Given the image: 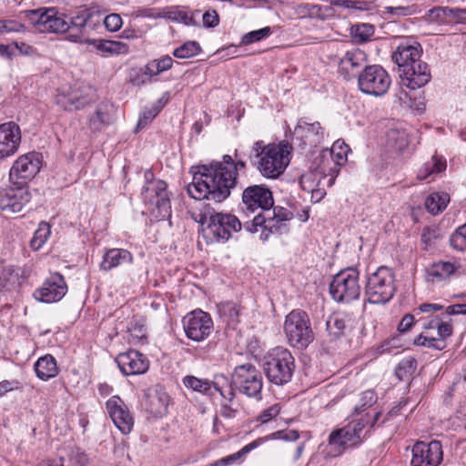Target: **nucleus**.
Returning <instances> with one entry per match:
<instances>
[{"label":"nucleus","instance_id":"obj_22","mask_svg":"<svg viewBox=\"0 0 466 466\" xmlns=\"http://www.w3.org/2000/svg\"><path fill=\"white\" fill-rule=\"evenodd\" d=\"M443 459L442 446L440 441H418L412 448L411 464L413 466H438Z\"/></svg>","mask_w":466,"mask_h":466},{"label":"nucleus","instance_id":"obj_30","mask_svg":"<svg viewBox=\"0 0 466 466\" xmlns=\"http://www.w3.org/2000/svg\"><path fill=\"white\" fill-rule=\"evenodd\" d=\"M351 319L345 313L336 312L326 320V331L330 340H335L346 334L350 329Z\"/></svg>","mask_w":466,"mask_h":466},{"label":"nucleus","instance_id":"obj_2","mask_svg":"<svg viewBox=\"0 0 466 466\" xmlns=\"http://www.w3.org/2000/svg\"><path fill=\"white\" fill-rule=\"evenodd\" d=\"M25 16L40 32L63 34L68 32L66 39L70 42H82V31L87 26L91 15L86 12L68 18L56 8L41 7L27 10Z\"/></svg>","mask_w":466,"mask_h":466},{"label":"nucleus","instance_id":"obj_64","mask_svg":"<svg viewBox=\"0 0 466 466\" xmlns=\"http://www.w3.org/2000/svg\"><path fill=\"white\" fill-rule=\"evenodd\" d=\"M447 315H466V304H454L446 308Z\"/></svg>","mask_w":466,"mask_h":466},{"label":"nucleus","instance_id":"obj_16","mask_svg":"<svg viewBox=\"0 0 466 466\" xmlns=\"http://www.w3.org/2000/svg\"><path fill=\"white\" fill-rule=\"evenodd\" d=\"M182 322L187 338L197 342L206 339L214 329L210 315L201 309L187 313Z\"/></svg>","mask_w":466,"mask_h":466},{"label":"nucleus","instance_id":"obj_5","mask_svg":"<svg viewBox=\"0 0 466 466\" xmlns=\"http://www.w3.org/2000/svg\"><path fill=\"white\" fill-rule=\"evenodd\" d=\"M193 218L201 225L202 236L206 242H225L233 232H238L242 224L239 219L228 213L216 212L208 208Z\"/></svg>","mask_w":466,"mask_h":466},{"label":"nucleus","instance_id":"obj_61","mask_svg":"<svg viewBox=\"0 0 466 466\" xmlns=\"http://www.w3.org/2000/svg\"><path fill=\"white\" fill-rule=\"evenodd\" d=\"M414 316L415 315H412V314H406L400 320V322L399 323V326H398V330L400 332V333H403V332H406L408 331L409 329H410V328L413 326L414 324Z\"/></svg>","mask_w":466,"mask_h":466},{"label":"nucleus","instance_id":"obj_27","mask_svg":"<svg viewBox=\"0 0 466 466\" xmlns=\"http://www.w3.org/2000/svg\"><path fill=\"white\" fill-rule=\"evenodd\" d=\"M401 84L410 89H418L427 85L431 78V69L426 62L399 69Z\"/></svg>","mask_w":466,"mask_h":466},{"label":"nucleus","instance_id":"obj_1","mask_svg":"<svg viewBox=\"0 0 466 466\" xmlns=\"http://www.w3.org/2000/svg\"><path fill=\"white\" fill-rule=\"evenodd\" d=\"M246 167V162L234 160L231 156L224 155L221 161L197 167L192 182L187 187L188 195L196 200H211L221 203L231 194L238 185V169Z\"/></svg>","mask_w":466,"mask_h":466},{"label":"nucleus","instance_id":"obj_11","mask_svg":"<svg viewBox=\"0 0 466 466\" xmlns=\"http://www.w3.org/2000/svg\"><path fill=\"white\" fill-rule=\"evenodd\" d=\"M167 184L163 180L147 182L141 190L144 202L149 206L152 216L162 220L171 214V203L167 190Z\"/></svg>","mask_w":466,"mask_h":466},{"label":"nucleus","instance_id":"obj_36","mask_svg":"<svg viewBox=\"0 0 466 466\" xmlns=\"http://www.w3.org/2000/svg\"><path fill=\"white\" fill-rule=\"evenodd\" d=\"M91 44L106 56L127 54L129 51V46L120 41L94 39Z\"/></svg>","mask_w":466,"mask_h":466},{"label":"nucleus","instance_id":"obj_33","mask_svg":"<svg viewBox=\"0 0 466 466\" xmlns=\"http://www.w3.org/2000/svg\"><path fill=\"white\" fill-rule=\"evenodd\" d=\"M169 395L161 388L147 395V410L154 416H163L167 412Z\"/></svg>","mask_w":466,"mask_h":466},{"label":"nucleus","instance_id":"obj_48","mask_svg":"<svg viewBox=\"0 0 466 466\" xmlns=\"http://www.w3.org/2000/svg\"><path fill=\"white\" fill-rule=\"evenodd\" d=\"M272 31L269 26L260 28L258 30L250 31L242 35L239 46H248L250 44L261 41L271 35Z\"/></svg>","mask_w":466,"mask_h":466},{"label":"nucleus","instance_id":"obj_59","mask_svg":"<svg viewBox=\"0 0 466 466\" xmlns=\"http://www.w3.org/2000/svg\"><path fill=\"white\" fill-rule=\"evenodd\" d=\"M280 411V407L279 404H274L268 407V409L264 410L261 414L259 415V420L262 423H267L269 420H271L273 418H275L277 415H279Z\"/></svg>","mask_w":466,"mask_h":466},{"label":"nucleus","instance_id":"obj_24","mask_svg":"<svg viewBox=\"0 0 466 466\" xmlns=\"http://www.w3.org/2000/svg\"><path fill=\"white\" fill-rule=\"evenodd\" d=\"M20 127L13 122H5L0 125V160H4L15 155L21 144Z\"/></svg>","mask_w":466,"mask_h":466},{"label":"nucleus","instance_id":"obj_28","mask_svg":"<svg viewBox=\"0 0 466 466\" xmlns=\"http://www.w3.org/2000/svg\"><path fill=\"white\" fill-rule=\"evenodd\" d=\"M56 102L66 110H78L90 103V99L78 87H67L58 90Z\"/></svg>","mask_w":466,"mask_h":466},{"label":"nucleus","instance_id":"obj_19","mask_svg":"<svg viewBox=\"0 0 466 466\" xmlns=\"http://www.w3.org/2000/svg\"><path fill=\"white\" fill-rule=\"evenodd\" d=\"M242 209L254 212L260 208L266 212L274 205L272 192L263 185L246 187L242 193Z\"/></svg>","mask_w":466,"mask_h":466},{"label":"nucleus","instance_id":"obj_13","mask_svg":"<svg viewBox=\"0 0 466 466\" xmlns=\"http://www.w3.org/2000/svg\"><path fill=\"white\" fill-rule=\"evenodd\" d=\"M42 157L36 152L20 156L12 165L9 171L10 182L16 186L25 187L28 181L40 171Z\"/></svg>","mask_w":466,"mask_h":466},{"label":"nucleus","instance_id":"obj_20","mask_svg":"<svg viewBox=\"0 0 466 466\" xmlns=\"http://www.w3.org/2000/svg\"><path fill=\"white\" fill-rule=\"evenodd\" d=\"M368 66L367 54L360 48H353L346 51L339 59L338 72L345 80H358L361 71Z\"/></svg>","mask_w":466,"mask_h":466},{"label":"nucleus","instance_id":"obj_38","mask_svg":"<svg viewBox=\"0 0 466 466\" xmlns=\"http://www.w3.org/2000/svg\"><path fill=\"white\" fill-rule=\"evenodd\" d=\"M173 66V59L169 56H164L154 59L145 66L144 74L149 76H157L159 74L169 70Z\"/></svg>","mask_w":466,"mask_h":466},{"label":"nucleus","instance_id":"obj_52","mask_svg":"<svg viewBox=\"0 0 466 466\" xmlns=\"http://www.w3.org/2000/svg\"><path fill=\"white\" fill-rule=\"evenodd\" d=\"M200 16L199 10L194 11H177L175 13L173 20L182 23L186 25H198V19Z\"/></svg>","mask_w":466,"mask_h":466},{"label":"nucleus","instance_id":"obj_10","mask_svg":"<svg viewBox=\"0 0 466 466\" xmlns=\"http://www.w3.org/2000/svg\"><path fill=\"white\" fill-rule=\"evenodd\" d=\"M360 273L355 268L340 270L329 283V294L338 303L356 300L360 298Z\"/></svg>","mask_w":466,"mask_h":466},{"label":"nucleus","instance_id":"obj_25","mask_svg":"<svg viewBox=\"0 0 466 466\" xmlns=\"http://www.w3.org/2000/svg\"><path fill=\"white\" fill-rule=\"evenodd\" d=\"M116 361L125 376L143 374L147 372L149 368V360L147 358L134 350L118 354Z\"/></svg>","mask_w":466,"mask_h":466},{"label":"nucleus","instance_id":"obj_35","mask_svg":"<svg viewBox=\"0 0 466 466\" xmlns=\"http://www.w3.org/2000/svg\"><path fill=\"white\" fill-rule=\"evenodd\" d=\"M268 437L266 438H258L250 443L245 445L243 448H241L238 451L225 456L212 463V466H229L237 463H241L245 457L253 450L260 446L262 443H264Z\"/></svg>","mask_w":466,"mask_h":466},{"label":"nucleus","instance_id":"obj_21","mask_svg":"<svg viewBox=\"0 0 466 466\" xmlns=\"http://www.w3.org/2000/svg\"><path fill=\"white\" fill-rule=\"evenodd\" d=\"M106 410L115 426L123 433L128 434L134 427L135 420L127 405L119 396H112L106 401Z\"/></svg>","mask_w":466,"mask_h":466},{"label":"nucleus","instance_id":"obj_3","mask_svg":"<svg viewBox=\"0 0 466 466\" xmlns=\"http://www.w3.org/2000/svg\"><path fill=\"white\" fill-rule=\"evenodd\" d=\"M288 143L264 145L261 140L252 146L250 160L257 161L254 165L259 173L267 178H278L284 173L290 162V151Z\"/></svg>","mask_w":466,"mask_h":466},{"label":"nucleus","instance_id":"obj_55","mask_svg":"<svg viewBox=\"0 0 466 466\" xmlns=\"http://www.w3.org/2000/svg\"><path fill=\"white\" fill-rule=\"evenodd\" d=\"M448 25L463 23L466 20V9L447 6Z\"/></svg>","mask_w":466,"mask_h":466},{"label":"nucleus","instance_id":"obj_23","mask_svg":"<svg viewBox=\"0 0 466 466\" xmlns=\"http://www.w3.org/2000/svg\"><path fill=\"white\" fill-rule=\"evenodd\" d=\"M31 193L24 186L0 189V208L7 213H18L29 203Z\"/></svg>","mask_w":466,"mask_h":466},{"label":"nucleus","instance_id":"obj_37","mask_svg":"<svg viewBox=\"0 0 466 466\" xmlns=\"http://www.w3.org/2000/svg\"><path fill=\"white\" fill-rule=\"evenodd\" d=\"M450 200L451 198L448 193L433 192L426 198L424 205L429 213L436 216L447 208Z\"/></svg>","mask_w":466,"mask_h":466},{"label":"nucleus","instance_id":"obj_8","mask_svg":"<svg viewBox=\"0 0 466 466\" xmlns=\"http://www.w3.org/2000/svg\"><path fill=\"white\" fill-rule=\"evenodd\" d=\"M283 329L289 346L298 350L306 349L314 339L309 318L299 309L286 316Z\"/></svg>","mask_w":466,"mask_h":466},{"label":"nucleus","instance_id":"obj_63","mask_svg":"<svg viewBox=\"0 0 466 466\" xmlns=\"http://www.w3.org/2000/svg\"><path fill=\"white\" fill-rule=\"evenodd\" d=\"M128 331L130 332L131 336L136 337L138 339H143L146 338L145 328L142 324H133V322H131L130 326L128 327Z\"/></svg>","mask_w":466,"mask_h":466},{"label":"nucleus","instance_id":"obj_62","mask_svg":"<svg viewBox=\"0 0 466 466\" xmlns=\"http://www.w3.org/2000/svg\"><path fill=\"white\" fill-rule=\"evenodd\" d=\"M19 388L17 380H3L0 382V398L5 396L7 392Z\"/></svg>","mask_w":466,"mask_h":466},{"label":"nucleus","instance_id":"obj_39","mask_svg":"<svg viewBox=\"0 0 466 466\" xmlns=\"http://www.w3.org/2000/svg\"><path fill=\"white\" fill-rule=\"evenodd\" d=\"M387 144L392 150L403 151L409 145L408 134L405 130L390 129L387 134Z\"/></svg>","mask_w":466,"mask_h":466},{"label":"nucleus","instance_id":"obj_50","mask_svg":"<svg viewBox=\"0 0 466 466\" xmlns=\"http://www.w3.org/2000/svg\"><path fill=\"white\" fill-rule=\"evenodd\" d=\"M429 23L448 25L447 6H437L430 9L424 15Z\"/></svg>","mask_w":466,"mask_h":466},{"label":"nucleus","instance_id":"obj_60","mask_svg":"<svg viewBox=\"0 0 466 466\" xmlns=\"http://www.w3.org/2000/svg\"><path fill=\"white\" fill-rule=\"evenodd\" d=\"M438 339L444 341L452 333V326L450 323L440 321L437 328Z\"/></svg>","mask_w":466,"mask_h":466},{"label":"nucleus","instance_id":"obj_18","mask_svg":"<svg viewBox=\"0 0 466 466\" xmlns=\"http://www.w3.org/2000/svg\"><path fill=\"white\" fill-rule=\"evenodd\" d=\"M325 132L319 122L309 123L301 118L294 128L292 141L302 148L315 147L323 142Z\"/></svg>","mask_w":466,"mask_h":466},{"label":"nucleus","instance_id":"obj_29","mask_svg":"<svg viewBox=\"0 0 466 466\" xmlns=\"http://www.w3.org/2000/svg\"><path fill=\"white\" fill-rule=\"evenodd\" d=\"M461 268L458 262L438 261L427 268L426 279L430 282H440L448 279Z\"/></svg>","mask_w":466,"mask_h":466},{"label":"nucleus","instance_id":"obj_41","mask_svg":"<svg viewBox=\"0 0 466 466\" xmlns=\"http://www.w3.org/2000/svg\"><path fill=\"white\" fill-rule=\"evenodd\" d=\"M350 35L357 44L368 42L374 35V26L370 24L355 25L351 26Z\"/></svg>","mask_w":466,"mask_h":466},{"label":"nucleus","instance_id":"obj_31","mask_svg":"<svg viewBox=\"0 0 466 466\" xmlns=\"http://www.w3.org/2000/svg\"><path fill=\"white\" fill-rule=\"evenodd\" d=\"M132 254L124 248H110L103 256L100 269L109 271L114 268L126 263H132Z\"/></svg>","mask_w":466,"mask_h":466},{"label":"nucleus","instance_id":"obj_49","mask_svg":"<svg viewBox=\"0 0 466 466\" xmlns=\"http://www.w3.org/2000/svg\"><path fill=\"white\" fill-rule=\"evenodd\" d=\"M320 175H325L324 173H320L319 169V166L317 167L315 172H309L303 174L299 178V185L304 191L310 192L313 191V188L319 186Z\"/></svg>","mask_w":466,"mask_h":466},{"label":"nucleus","instance_id":"obj_9","mask_svg":"<svg viewBox=\"0 0 466 466\" xmlns=\"http://www.w3.org/2000/svg\"><path fill=\"white\" fill-rule=\"evenodd\" d=\"M395 277L388 267L381 266L367 278L365 296L371 304H385L395 293Z\"/></svg>","mask_w":466,"mask_h":466},{"label":"nucleus","instance_id":"obj_45","mask_svg":"<svg viewBox=\"0 0 466 466\" xmlns=\"http://www.w3.org/2000/svg\"><path fill=\"white\" fill-rule=\"evenodd\" d=\"M416 368L417 360L412 357H408L400 361L395 370V374L402 380L411 376L415 372Z\"/></svg>","mask_w":466,"mask_h":466},{"label":"nucleus","instance_id":"obj_57","mask_svg":"<svg viewBox=\"0 0 466 466\" xmlns=\"http://www.w3.org/2000/svg\"><path fill=\"white\" fill-rule=\"evenodd\" d=\"M273 209L271 210V218H276V219H279V221H284L289 223L293 218V213L289 210L288 208H285L283 207H272Z\"/></svg>","mask_w":466,"mask_h":466},{"label":"nucleus","instance_id":"obj_7","mask_svg":"<svg viewBox=\"0 0 466 466\" xmlns=\"http://www.w3.org/2000/svg\"><path fill=\"white\" fill-rule=\"evenodd\" d=\"M263 370L269 382L282 386L289 382L295 370V359L283 347L271 349L263 359Z\"/></svg>","mask_w":466,"mask_h":466},{"label":"nucleus","instance_id":"obj_53","mask_svg":"<svg viewBox=\"0 0 466 466\" xmlns=\"http://www.w3.org/2000/svg\"><path fill=\"white\" fill-rule=\"evenodd\" d=\"M69 460L75 466H86L89 463L87 454L78 447H74L70 451Z\"/></svg>","mask_w":466,"mask_h":466},{"label":"nucleus","instance_id":"obj_43","mask_svg":"<svg viewBox=\"0 0 466 466\" xmlns=\"http://www.w3.org/2000/svg\"><path fill=\"white\" fill-rule=\"evenodd\" d=\"M201 51L200 45L197 41H187L173 51V56L179 59L191 58Z\"/></svg>","mask_w":466,"mask_h":466},{"label":"nucleus","instance_id":"obj_51","mask_svg":"<svg viewBox=\"0 0 466 466\" xmlns=\"http://www.w3.org/2000/svg\"><path fill=\"white\" fill-rule=\"evenodd\" d=\"M450 243L452 248L459 251L466 250V223L459 227L451 236Z\"/></svg>","mask_w":466,"mask_h":466},{"label":"nucleus","instance_id":"obj_46","mask_svg":"<svg viewBox=\"0 0 466 466\" xmlns=\"http://www.w3.org/2000/svg\"><path fill=\"white\" fill-rule=\"evenodd\" d=\"M50 232L49 225L46 222H41L30 241V247L35 250L39 249L47 240Z\"/></svg>","mask_w":466,"mask_h":466},{"label":"nucleus","instance_id":"obj_32","mask_svg":"<svg viewBox=\"0 0 466 466\" xmlns=\"http://www.w3.org/2000/svg\"><path fill=\"white\" fill-rule=\"evenodd\" d=\"M34 369L36 377L43 381H47L56 377L59 373L56 360L50 354L40 357L35 363Z\"/></svg>","mask_w":466,"mask_h":466},{"label":"nucleus","instance_id":"obj_15","mask_svg":"<svg viewBox=\"0 0 466 466\" xmlns=\"http://www.w3.org/2000/svg\"><path fill=\"white\" fill-rule=\"evenodd\" d=\"M271 209L266 212H260L254 217L251 221L243 224L244 228L256 233L261 230L260 239L267 241L271 235H283L289 231V224L284 221H279L276 218H271Z\"/></svg>","mask_w":466,"mask_h":466},{"label":"nucleus","instance_id":"obj_54","mask_svg":"<svg viewBox=\"0 0 466 466\" xmlns=\"http://www.w3.org/2000/svg\"><path fill=\"white\" fill-rule=\"evenodd\" d=\"M25 26L15 20H0V34L24 32Z\"/></svg>","mask_w":466,"mask_h":466},{"label":"nucleus","instance_id":"obj_26","mask_svg":"<svg viewBox=\"0 0 466 466\" xmlns=\"http://www.w3.org/2000/svg\"><path fill=\"white\" fill-rule=\"evenodd\" d=\"M422 46L414 40H407L400 43L397 49L392 53V61L396 63L399 69L406 68L423 62L421 60Z\"/></svg>","mask_w":466,"mask_h":466},{"label":"nucleus","instance_id":"obj_40","mask_svg":"<svg viewBox=\"0 0 466 466\" xmlns=\"http://www.w3.org/2000/svg\"><path fill=\"white\" fill-rule=\"evenodd\" d=\"M183 384L186 388L194 391L208 395L211 394L212 382L208 380L199 379L192 375H187L183 378ZM218 384L214 383V386Z\"/></svg>","mask_w":466,"mask_h":466},{"label":"nucleus","instance_id":"obj_56","mask_svg":"<svg viewBox=\"0 0 466 466\" xmlns=\"http://www.w3.org/2000/svg\"><path fill=\"white\" fill-rule=\"evenodd\" d=\"M104 25L108 31L116 32L122 26V18L118 14H110L104 18Z\"/></svg>","mask_w":466,"mask_h":466},{"label":"nucleus","instance_id":"obj_17","mask_svg":"<svg viewBox=\"0 0 466 466\" xmlns=\"http://www.w3.org/2000/svg\"><path fill=\"white\" fill-rule=\"evenodd\" d=\"M67 292V285L62 274L55 272L45 279L41 287L35 289L33 297L43 303L61 300Z\"/></svg>","mask_w":466,"mask_h":466},{"label":"nucleus","instance_id":"obj_34","mask_svg":"<svg viewBox=\"0 0 466 466\" xmlns=\"http://www.w3.org/2000/svg\"><path fill=\"white\" fill-rule=\"evenodd\" d=\"M447 164L445 158L434 155L426 161L418 170L417 177L420 180H434L436 176L446 169Z\"/></svg>","mask_w":466,"mask_h":466},{"label":"nucleus","instance_id":"obj_14","mask_svg":"<svg viewBox=\"0 0 466 466\" xmlns=\"http://www.w3.org/2000/svg\"><path fill=\"white\" fill-rule=\"evenodd\" d=\"M350 147L342 140H337L333 143L330 149L323 150L319 158V169L320 173L329 175V183L332 184L334 178L339 172V167L347 161Z\"/></svg>","mask_w":466,"mask_h":466},{"label":"nucleus","instance_id":"obj_12","mask_svg":"<svg viewBox=\"0 0 466 466\" xmlns=\"http://www.w3.org/2000/svg\"><path fill=\"white\" fill-rule=\"evenodd\" d=\"M357 84L360 91L363 94L380 97L389 91L391 78L381 66L370 65L361 71Z\"/></svg>","mask_w":466,"mask_h":466},{"label":"nucleus","instance_id":"obj_44","mask_svg":"<svg viewBox=\"0 0 466 466\" xmlns=\"http://www.w3.org/2000/svg\"><path fill=\"white\" fill-rule=\"evenodd\" d=\"M378 400L377 393L373 390H368L361 393L359 403L355 405L353 414L360 415Z\"/></svg>","mask_w":466,"mask_h":466},{"label":"nucleus","instance_id":"obj_6","mask_svg":"<svg viewBox=\"0 0 466 466\" xmlns=\"http://www.w3.org/2000/svg\"><path fill=\"white\" fill-rule=\"evenodd\" d=\"M263 380L261 372L252 364L245 363L235 368L230 383L225 388L214 386V389L228 401H232L235 391L256 400L261 399Z\"/></svg>","mask_w":466,"mask_h":466},{"label":"nucleus","instance_id":"obj_42","mask_svg":"<svg viewBox=\"0 0 466 466\" xmlns=\"http://www.w3.org/2000/svg\"><path fill=\"white\" fill-rule=\"evenodd\" d=\"M112 117L106 106H99L95 114L89 118L90 128L96 131L111 123Z\"/></svg>","mask_w":466,"mask_h":466},{"label":"nucleus","instance_id":"obj_47","mask_svg":"<svg viewBox=\"0 0 466 466\" xmlns=\"http://www.w3.org/2000/svg\"><path fill=\"white\" fill-rule=\"evenodd\" d=\"M167 101V98L162 97L150 109L144 111L139 116L137 127H144L150 123L158 115Z\"/></svg>","mask_w":466,"mask_h":466},{"label":"nucleus","instance_id":"obj_4","mask_svg":"<svg viewBox=\"0 0 466 466\" xmlns=\"http://www.w3.org/2000/svg\"><path fill=\"white\" fill-rule=\"evenodd\" d=\"M381 415L380 411L372 416L366 413L353 419L342 428L336 429L329 436V444L339 452L360 446L369 436Z\"/></svg>","mask_w":466,"mask_h":466},{"label":"nucleus","instance_id":"obj_58","mask_svg":"<svg viewBox=\"0 0 466 466\" xmlns=\"http://www.w3.org/2000/svg\"><path fill=\"white\" fill-rule=\"evenodd\" d=\"M202 21L205 27H215L219 24V15L217 11L208 10L202 15Z\"/></svg>","mask_w":466,"mask_h":466}]
</instances>
